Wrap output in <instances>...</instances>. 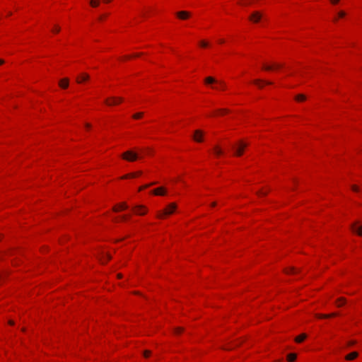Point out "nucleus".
<instances>
[{
    "label": "nucleus",
    "mask_w": 362,
    "mask_h": 362,
    "mask_svg": "<svg viewBox=\"0 0 362 362\" xmlns=\"http://www.w3.org/2000/svg\"><path fill=\"white\" fill-rule=\"evenodd\" d=\"M247 146V144L243 141H239L235 145L233 146L235 156H240L243 155L245 148Z\"/></svg>",
    "instance_id": "1"
},
{
    "label": "nucleus",
    "mask_w": 362,
    "mask_h": 362,
    "mask_svg": "<svg viewBox=\"0 0 362 362\" xmlns=\"http://www.w3.org/2000/svg\"><path fill=\"white\" fill-rule=\"evenodd\" d=\"M204 82L207 85L217 83L218 85V86H214L213 87L214 88H216V89H219V88L220 89H225V88H226V84H225L224 82H223V81H218L214 78H213L211 76L206 77L204 79Z\"/></svg>",
    "instance_id": "2"
},
{
    "label": "nucleus",
    "mask_w": 362,
    "mask_h": 362,
    "mask_svg": "<svg viewBox=\"0 0 362 362\" xmlns=\"http://www.w3.org/2000/svg\"><path fill=\"white\" fill-rule=\"evenodd\" d=\"M177 206L175 203L170 204L163 211L162 214H159L158 216L159 218H163L165 215H170L175 211Z\"/></svg>",
    "instance_id": "3"
},
{
    "label": "nucleus",
    "mask_w": 362,
    "mask_h": 362,
    "mask_svg": "<svg viewBox=\"0 0 362 362\" xmlns=\"http://www.w3.org/2000/svg\"><path fill=\"white\" fill-rule=\"evenodd\" d=\"M122 157L128 161H134L138 158V154L132 151H127L122 155Z\"/></svg>",
    "instance_id": "4"
},
{
    "label": "nucleus",
    "mask_w": 362,
    "mask_h": 362,
    "mask_svg": "<svg viewBox=\"0 0 362 362\" xmlns=\"http://www.w3.org/2000/svg\"><path fill=\"white\" fill-rule=\"evenodd\" d=\"M123 101V98L121 97H112L107 98L105 100V103L109 106H112L119 104Z\"/></svg>",
    "instance_id": "5"
},
{
    "label": "nucleus",
    "mask_w": 362,
    "mask_h": 362,
    "mask_svg": "<svg viewBox=\"0 0 362 362\" xmlns=\"http://www.w3.org/2000/svg\"><path fill=\"white\" fill-rule=\"evenodd\" d=\"M262 18V13L258 11H254L250 16V20L253 23H258Z\"/></svg>",
    "instance_id": "6"
},
{
    "label": "nucleus",
    "mask_w": 362,
    "mask_h": 362,
    "mask_svg": "<svg viewBox=\"0 0 362 362\" xmlns=\"http://www.w3.org/2000/svg\"><path fill=\"white\" fill-rule=\"evenodd\" d=\"M133 209L137 215H144L147 212L146 208L143 205H136L133 208Z\"/></svg>",
    "instance_id": "7"
},
{
    "label": "nucleus",
    "mask_w": 362,
    "mask_h": 362,
    "mask_svg": "<svg viewBox=\"0 0 362 362\" xmlns=\"http://www.w3.org/2000/svg\"><path fill=\"white\" fill-rule=\"evenodd\" d=\"M357 224V222L353 223L351 226V228L354 232L356 233L358 235L362 236V226L358 227Z\"/></svg>",
    "instance_id": "8"
},
{
    "label": "nucleus",
    "mask_w": 362,
    "mask_h": 362,
    "mask_svg": "<svg viewBox=\"0 0 362 362\" xmlns=\"http://www.w3.org/2000/svg\"><path fill=\"white\" fill-rule=\"evenodd\" d=\"M128 208V205L127 204L126 202H122L119 204H117V206H115L113 207V211L115 212H117L120 210H124V209H127Z\"/></svg>",
    "instance_id": "9"
},
{
    "label": "nucleus",
    "mask_w": 362,
    "mask_h": 362,
    "mask_svg": "<svg viewBox=\"0 0 362 362\" xmlns=\"http://www.w3.org/2000/svg\"><path fill=\"white\" fill-rule=\"evenodd\" d=\"M203 132L201 130H196L194 134V139L197 142L202 141Z\"/></svg>",
    "instance_id": "10"
},
{
    "label": "nucleus",
    "mask_w": 362,
    "mask_h": 362,
    "mask_svg": "<svg viewBox=\"0 0 362 362\" xmlns=\"http://www.w3.org/2000/svg\"><path fill=\"white\" fill-rule=\"evenodd\" d=\"M177 16L180 19H187L190 16V13L188 11H182L177 13Z\"/></svg>",
    "instance_id": "11"
},
{
    "label": "nucleus",
    "mask_w": 362,
    "mask_h": 362,
    "mask_svg": "<svg viewBox=\"0 0 362 362\" xmlns=\"http://www.w3.org/2000/svg\"><path fill=\"white\" fill-rule=\"evenodd\" d=\"M154 195H165V189L164 187H158L151 192Z\"/></svg>",
    "instance_id": "12"
},
{
    "label": "nucleus",
    "mask_w": 362,
    "mask_h": 362,
    "mask_svg": "<svg viewBox=\"0 0 362 362\" xmlns=\"http://www.w3.org/2000/svg\"><path fill=\"white\" fill-rule=\"evenodd\" d=\"M59 85L62 88H66L69 86V79L67 78H64L60 80Z\"/></svg>",
    "instance_id": "13"
},
{
    "label": "nucleus",
    "mask_w": 362,
    "mask_h": 362,
    "mask_svg": "<svg viewBox=\"0 0 362 362\" xmlns=\"http://www.w3.org/2000/svg\"><path fill=\"white\" fill-rule=\"evenodd\" d=\"M141 174H142L141 171H138L136 173H132L127 174L124 176H123L122 178V179H127V178H130V177L131 178L132 177H135L136 176L141 175Z\"/></svg>",
    "instance_id": "14"
},
{
    "label": "nucleus",
    "mask_w": 362,
    "mask_h": 362,
    "mask_svg": "<svg viewBox=\"0 0 362 362\" xmlns=\"http://www.w3.org/2000/svg\"><path fill=\"white\" fill-rule=\"evenodd\" d=\"M254 83L258 86L259 88H262L263 86V83L264 84H268V85H270V84H272V83L271 81H264L262 80H260V79H257L254 81Z\"/></svg>",
    "instance_id": "15"
},
{
    "label": "nucleus",
    "mask_w": 362,
    "mask_h": 362,
    "mask_svg": "<svg viewBox=\"0 0 362 362\" xmlns=\"http://www.w3.org/2000/svg\"><path fill=\"white\" fill-rule=\"evenodd\" d=\"M281 67V65L280 64H274V66H271V65H263V67L262 69L265 71H271L274 68H280Z\"/></svg>",
    "instance_id": "16"
},
{
    "label": "nucleus",
    "mask_w": 362,
    "mask_h": 362,
    "mask_svg": "<svg viewBox=\"0 0 362 362\" xmlns=\"http://www.w3.org/2000/svg\"><path fill=\"white\" fill-rule=\"evenodd\" d=\"M358 356V353L356 352V351H354V352H351L349 354L346 355L345 358L346 360H349V361H351V360H354V358H356V357Z\"/></svg>",
    "instance_id": "17"
},
{
    "label": "nucleus",
    "mask_w": 362,
    "mask_h": 362,
    "mask_svg": "<svg viewBox=\"0 0 362 362\" xmlns=\"http://www.w3.org/2000/svg\"><path fill=\"white\" fill-rule=\"evenodd\" d=\"M89 78V76L87 74H83L81 76L76 78V81L78 83H81L82 81H86Z\"/></svg>",
    "instance_id": "18"
},
{
    "label": "nucleus",
    "mask_w": 362,
    "mask_h": 362,
    "mask_svg": "<svg viewBox=\"0 0 362 362\" xmlns=\"http://www.w3.org/2000/svg\"><path fill=\"white\" fill-rule=\"evenodd\" d=\"M337 315H338V313H333L329 314V315H320V314H318V315H317V317H319V318H329V317H331L337 316Z\"/></svg>",
    "instance_id": "19"
},
{
    "label": "nucleus",
    "mask_w": 362,
    "mask_h": 362,
    "mask_svg": "<svg viewBox=\"0 0 362 362\" xmlns=\"http://www.w3.org/2000/svg\"><path fill=\"white\" fill-rule=\"evenodd\" d=\"M307 337V335L305 334H302L299 336H298L297 337H296L295 339V341L297 342V343H300L302 342L304 339H305Z\"/></svg>",
    "instance_id": "20"
},
{
    "label": "nucleus",
    "mask_w": 362,
    "mask_h": 362,
    "mask_svg": "<svg viewBox=\"0 0 362 362\" xmlns=\"http://www.w3.org/2000/svg\"><path fill=\"white\" fill-rule=\"evenodd\" d=\"M297 355L296 354L291 353L288 354L287 356V360L289 362H293L296 359Z\"/></svg>",
    "instance_id": "21"
},
{
    "label": "nucleus",
    "mask_w": 362,
    "mask_h": 362,
    "mask_svg": "<svg viewBox=\"0 0 362 362\" xmlns=\"http://www.w3.org/2000/svg\"><path fill=\"white\" fill-rule=\"evenodd\" d=\"M100 0H90V5L93 8H96L100 5Z\"/></svg>",
    "instance_id": "22"
},
{
    "label": "nucleus",
    "mask_w": 362,
    "mask_h": 362,
    "mask_svg": "<svg viewBox=\"0 0 362 362\" xmlns=\"http://www.w3.org/2000/svg\"><path fill=\"white\" fill-rule=\"evenodd\" d=\"M214 152L216 156H220L223 153V151L218 146H214Z\"/></svg>",
    "instance_id": "23"
},
{
    "label": "nucleus",
    "mask_w": 362,
    "mask_h": 362,
    "mask_svg": "<svg viewBox=\"0 0 362 362\" xmlns=\"http://www.w3.org/2000/svg\"><path fill=\"white\" fill-rule=\"evenodd\" d=\"M305 98H306L305 95H304L303 94H299L296 96V100L297 101H303L305 100Z\"/></svg>",
    "instance_id": "24"
},
{
    "label": "nucleus",
    "mask_w": 362,
    "mask_h": 362,
    "mask_svg": "<svg viewBox=\"0 0 362 362\" xmlns=\"http://www.w3.org/2000/svg\"><path fill=\"white\" fill-rule=\"evenodd\" d=\"M155 184H156L155 182H152V183H151V184L145 185H144V186H141V187L139 189V191H141V190H143V189H146V188H147V187H148L149 186H151V185H155Z\"/></svg>",
    "instance_id": "25"
},
{
    "label": "nucleus",
    "mask_w": 362,
    "mask_h": 362,
    "mask_svg": "<svg viewBox=\"0 0 362 362\" xmlns=\"http://www.w3.org/2000/svg\"><path fill=\"white\" fill-rule=\"evenodd\" d=\"M143 116V112H138L133 115L134 119H139Z\"/></svg>",
    "instance_id": "26"
},
{
    "label": "nucleus",
    "mask_w": 362,
    "mask_h": 362,
    "mask_svg": "<svg viewBox=\"0 0 362 362\" xmlns=\"http://www.w3.org/2000/svg\"><path fill=\"white\" fill-rule=\"evenodd\" d=\"M346 12L344 11H340L338 12V17L339 18H344L346 16Z\"/></svg>",
    "instance_id": "27"
},
{
    "label": "nucleus",
    "mask_w": 362,
    "mask_h": 362,
    "mask_svg": "<svg viewBox=\"0 0 362 362\" xmlns=\"http://www.w3.org/2000/svg\"><path fill=\"white\" fill-rule=\"evenodd\" d=\"M200 45L202 47H206L208 45H209V43L206 41H201L200 42Z\"/></svg>",
    "instance_id": "28"
},
{
    "label": "nucleus",
    "mask_w": 362,
    "mask_h": 362,
    "mask_svg": "<svg viewBox=\"0 0 362 362\" xmlns=\"http://www.w3.org/2000/svg\"><path fill=\"white\" fill-rule=\"evenodd\" d=\"M150 354H151V351H150L146 350V351H145L144 352V356L146 358L148 357V356H150Z\"/></svg>",
    "instance_id": "29"
},
{
    "label": "nucleus",
    "mask_w": 362,
    "mask_h": 362,
    "mask_svg": "<svg viewBox=\"0 0 362 362\" xmlns=\"http://www.w3.org/2000/svg\"><path fill=\"white\" fill-rule=\"evenodd\" d=\"M59 30H60V28L58 26H55L54 28L52 30V31L54 33H58V32H59Z\"/></svg>",
    "instance_id": "30"
},
{
    "label": "nucleus",
    "mask_w": 362,
    "mask_h": 362,
    "mask_svg": "<svg viewBox=\"0 0 362 362\" xmlns=\"http://www.w3.org/2000/svg\"><path fill=\"white\" fill-rule=\"evenodd\" d=\"M219 112L221 113H225V112H228V110L227 109H220L218 110Z\"/></svg>",
    "instance_id": "31"
},
{
    "label": "nucleus",
    "mask_w": 362,
    "mask_h": 362,
    "mask_svg": "<svg viewBox=\"0 0 362 362\" xmlns=\"http://www.w3.org/2000/svg\"><path fill=\"white\" fill-rule=\"evenodd\" d=\"M182 331V328H181V327H177V328L175 329V333H177V334H178V333H180Z\"/></svg>",
    "instance_id": "32"
},
{
    "label": "nucleus",
    "mask_w": 362,
    "mask_h": 362,
    "mask_svg": "<svg viewBox=\"0 0 362 362\" xmlns=\"http://www.w3.org/2000/svg\"><path fill=\"white\" fill-rule=\"evenodd\" d=\"M351 189H352L354 191H355V192H357V191L358 190V187H357V186H356V185H353V186L351 187Z\"/></svg>",
    "instance_id": "33"
},
{
    "label": "nucleus",
    "mask_w": 362,
    "mask_h": 362,
    "mask_svg": "<svg viewBox=\"0 0 362 362\" xmlns=\"http://www.w3.org/2000/svg\"><path fill=\"white\" fill-rule=\"evenodd\" d=\"M288 272V273H290V272H291V273L294 274V273H296V269H295V268H293V267H292V268H290V271H289V272Z\"/></svg>",
    "instance_id": "34"
},
{
    "label": "nucleus",
    "mask_w": 362,
    "mask_h": 362,
    "mask_svg": "<svg viewBox=\"0 0 362 362\" xmlns=\"http://www.w3.org/2000/svg\"><path fill=\"white\" fill-rule=\"evenodd\" d=\"M330 1L332 4H336L339 1V0H330Z\"/></svg>",
    "instance_id": "35"
},
{
    "label": "nucleus",
    "mask_w": 362,
    "mask_h": 362,
    "mask_svg": "<svg viewBox=\"0 0 362 362\" xmlns=\"http://www.w3.org/2000/svg\"><path fill=\"white\" fill-rule=\"evenodd\" d=\"M257 194L259 195V196L265 195V194H267V192H262L259 191V192H257Z\"/></svg>",
    "instance_id": "36"
},
{
    "label": "nucleus",
    "mask_w": 362,
    "mask_h": 362,
    "mask_svg": "<svg viewBox=\"0 0 362 362\" xmlns=\"http://www.w3.org/2000/svg\"><path fill=\"white\" fill-rule=\"evenodd\" d=\"M127 216H126V215H123L121 216V219L122 221H125V220H127Z\"/></svg>",
    "instance_id": "37"
},
{
    "label": "nucleus",
    "mask_w": 362,
    "mask_h": 362,
    "mask_svg": "<svg viewBox=\"0 0 362 362\" xmlns=\"http://www.w3.org/2000/svg\"><path fill=\"white\" fill-rule=\"evenodd\" d=\"M341 301L342 302V303H344L345 299L344 298H339L338 302H341Z\"/></svg>",
    "instance_id": "38"
},
{
    "label": "nucleus",
    "mask_w": 362,
    "mask_h": 362,
    "mask_svg": "<svg viewBox=\"0 0 362 362\" xmlns=\"http://www.w3.org/2000/svg\"><path fill=\"white\" fill-rule=\"evenodd\" d=\"M355 344V341H351L349 342L348 345L349 346H351V345H354Z\"/></svg>",
    "instance_id": "39"
},
{
    "label": "nucleus",
    "mask_w": 362,
    "mask_h": 362,
    "mask_svg": "<svg viewBox=\"0 0 362 362\" xmlns=\"http://www.w3.org/2000/svg\"><path fill=\"white\" fill-rule=\"evenodd\" d=\"M86 127L87 128H90V124H88V123H86Z\"/></svg>",
    "instance_id": "40"
},
{
    "label": "nucleus",
    "mask_w": 362,
    "mask_h": 362,
    "mask_svg": "<svg viewBox=\"0 0 362 362\" xmlns=\"http://www.w3.org/2000/svg\"><path fill=\"white\" fill-rule=\"evenodd\" d=\"M111 1H112V0H103V1H104L105 3H109V2H110Z\"/></svg>",
    "instance_id": "41"
},
{
    "label": "nucleus",
    "mask_w": 362,
    "mask_h": 362,
    "mask_svg": "<svg viewBox=\"0 0 362 362\" xmlns=\"http://www.w3.org/2000/svg\"><path fill=\"white\" fill-rule=\"evenodd\" d=\"M4 63V61L3 59H0V65L3 64Z\"/></svg>",
    "instance_id": "42"
},
{
    "label": "nucleus",
    "mask_w": 362,
    "mask_h": 362,
    "mask_svg": "<svg viewBox=\"0 0 362 362\" xmlns=\"http://www.w3.org/2000/svg\"><path fill=\"white\" fill-rule=\"evenodd\" d=\"M216 205V202H212L211 203V206H215Z\"/></svg>",
    "instance_id": "43"
},
{
    "label": "nucleus",
    "mask_w": 362,
    "mask_h": 362,
    "mask_svg": "<svg viewBox=\"0 0 362 362\" xmlns=\"http://www.w3.org/2000/svg\"><path fill=\"white\" fill-rule=\"evenodd\" d=\"M222 349H224V350H229V349H230V348H228V347H223Z\"/></svg>",
    "instance_id": "44"
},
{
    "label": "nucleus",
    "mask_w": 362,
    "mask_h": 362,
    "mask_svg": "<svg viewBox=\"0 0 362 362\" xmlns=\"http://www.w3.org/2000/svg\"><path fill=\"white\" fill-rule=\"evenodd\" d=\"M106 257H107V260L110 259V257L108 255H105Z\"/></svg>",
    "instance_id": "45"
},
{
    "label": "nucleus",
    "mask_w": 362,
    "mask_h": 362,
    "mask_svg": "<svg viewBox=\"0 0 362 362\" xmlns=\"http://www.w3.org/2000/svg\"><path fill=\"white\" fill-rule=\"evenodd\" d=\"M342 304V302H339V303H338V306H341Z\"/></svg>",
    "instance_id": "46"
},
{
    "label": "nucleus",
    "mask_w": 362,
    "mask_h": 362,
    "mask_svg": "<svg viewBox=\"0 0 362 362\" xmlns=\"http://www.w3.org/2000/svg\"><path fill=\"white\" fill-rule=\"evenodd\" d=\"M10 325H13V322L12 320L9 321Z\"/></svg>",
    "instance_id": "47"
},
{
    "label": "nucleus",
    "mask_w": 362,
    "mask_h": 362,
    "mask_svg": "<svg viewBox=\"0 0 362 362\" xmlns=\"http://www.w3.org/2000/svg\"><path fill=\"white\" fill-rule=\"evenodd\" d=\"M11 15H12V13H11V12H8V16H11Z\"/></svg>",
    "instance_id": "48"
},
{
    "label": "nucleus",
    "mask_w": 362,
    "mask_h": 362,
    "mask_svg": "<svg viewBox=\"0 0 362 362\" xmlns=\"http://www.w3.org/2000/svg\"><path fill=\"white\" fill-rule=\"evenodd\" d=\"M98 19H99L100 21H102V20H103V16H100Z\"/></svg>",
    "instance_id": "49"
},
{
    "label": "nucleus",
    "mask_w": 362,
    "mask_h": 362,
    "mask_svg": "<svg viewBox=\"0 0 362 362\" xmlns=\"http://www.w3.org/2000/svg\"><path fill=\"white\" fill-rule=\"evenodd\" d=\"M219 42H220L221 43H223V42H224V40H221Z\"/></svg>",
    "instance_id": "50"
},
{
    "label": "nucleus",
    "mask_w": 362,
    "mask_h": 362,
    "mask_svg": "<svg viewBox=\"0 0 362 362\" xmlns=\"http://www.w3.org/2000/svg\"><path fill=\"white\" fill-rule=\"evenodd\" d=\"M334 21L337 22V18H334Z\"/></svg>",
    "instance_id": "51"
},
{
    "label": "nucleus",
    "mask_w": 362,
    "mask_h": 362,
    "mask_svg": "<svg viewBox=\"0 0 362 362\" xmlns=\"http://www.w3.org/2000/svg\"><path fill=\"white\" fill-rule=\"evenodd\" d=\"M117 276H118V278H121L122 277V275L120 274H119Z\"/></svg>",
    "instance_id": "52"
},
{
    "label": "nucleus",
    "mask_w": 362,
    "mask_h": 362,
    "mask_svg": "<svg viewBox=\"0 0 362 362\" xmlns=\"http://www.w3.org/2000/svg\"><path fill=\"white\" fill-rule=\"evenodd\" d=\"M140 54H135L134 56H135V57H137V56H139Z\"/></svg>",
    "instance_id": "53"
}]
</instances>
